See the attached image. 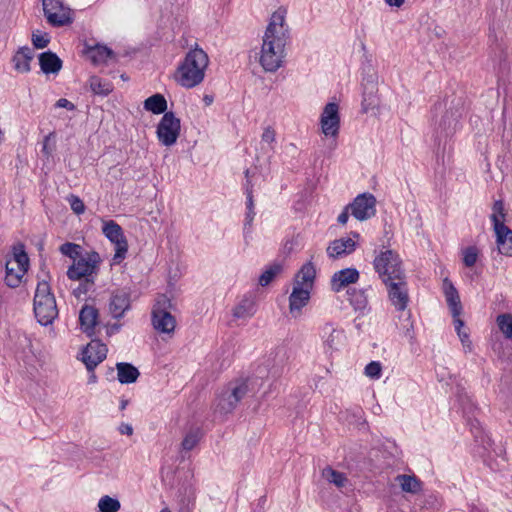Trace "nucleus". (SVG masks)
Listing matches in <instances>:
<instances>
[{"label":"nucleus","instance_id":"41","mask_svg":"<svg viewBox=\"0 0 512 512\" xmlns=\"http://www.w3.org/2000/svg\"><path fill=\"white\" fill-rule=\"evenodd\" d=\"M322 474L327 481L335 484L337 487H343L347 482V478L343 473L338 472L331 467L325 468Z\"/></svg>","mask_w":512,"mask_h":512},{"label":"nucleus","instance_id":"11","mask_svg":"<svg viewBox=\"0 0 512 512\" xmlns=\"http://www.w3.org/2000/svg\"><path fill=\"white\" fill-rule=\"evenodd\" d=\"M321 129L325 136L335 137L340 126L339 106L335 102L327 103L321 114Z\"/></svg>","mask_w":512,"mask_h":512},{"label":"nucleus","instance_id":"17","mask_svg":"<svg viewBox=\"0 0 512 512\" xmlns=\"http://www.w3.org/2000/svg\"><path fill=\"white\" fill-rule=\"evenodd\" d=\"M287 9L285 7H279L270 18V22L266 28L265 34L268 36H282V38H288V28L285 26V17Z\"/></svg>","mask_w":512,"mask_h":512},{"label":"nucleus","instance_id":"34","mask_svg":"<svg viewBox=\"0 0 512 512\" xmlns=\"http://www.w3.org/2000/svg\"><path fill=\"white\" fill-rule=\"evenodd\" d=\"M89 86L94 94L101 96H107L113 90L110 82L104 81L98 76H91L89 78Z\"/></svg>","mask_w":512,"mask_h":512},{"label":"nucleus","instance_id":"59","mask_svg":"<svg viewBox=\"0 0 512 512\" xmlns=\"http://www.w3.org/2000/svg\"><path fill=\"white\" fill-rule=\"evenodd\" d=\"M385 2L392 7H401L405 0H385Z\"/></svg>","mask_w":512,"mask_h":512},{"label":"nucleus","instance_id":"26","mask_svg":"<svg viewBox=\"0 0 512 512\" xmlns=\"http://www.w3.org/2000/svg\"><path fill=\"white\" fill-rule=\"evenodd\" d=\"M316 276V269L315 266L311 261L304 264L301 269L298 271V273L295 276V285L304 287V288H311L314 282Z\"/></svg>","mask_w":512,"mask_h":512},{"label":"nucleus","instance_id":"43","mask_svg":"<svg viewBox=\"0 0 512 512\" xmlns=\"http://www.w3.org/2000/svg\"><path fill=\"white\" fill-rule=\"evenodd\" d=\"M246 195H247V214H246V222L245 226H251V223L254 218V202H253V191H252V185L250 184V181L247 180L246 184Z\"/></svg>","mask_w":512,"mask_h":512},{"label":"nucleus","instance_id":"60","mask_svg":"<svg viewBox=\"0 0 512 512\" xmlns=\"http://www.w3.org/2000/svg\"><path fill=\"white\" fill-rule=\"evenodd\" d=\"M334 332L335 330L332 329V333L330 334V336L328 337V339L326 340V343L327 345L332 348L333 347V343H334Z\"/></svg>","mask_w":512,"mask_h":512},{"label":"nucleus","instance_id":"13","mask_svg":"<svg viewBox=\"0 0 512 512\" xmlns=\"http://www.w3.org/2000/svg\"><path fill=\"white\" fill-rule=\"evenodd\" d=\"M460 117L461 111L459 108V103L446 109L445 112L441 115L440 119L436 122V130L439 136L446 138L452 135L456 131Z\"/></svg>","mask_w":512,"mask_h":512},{"label":"nucleus","instance_id":"54","mask_svg":"<svg viewBox=\"0 0 512 512\" xmlns=\"http://www.w3.org/2000/svg\"><path fill=\"white\" fill-rule=\"evenodd\" d=\"M55 106L58 107V108H66L67 110H74L75 109V105L72 102H70L69 100L65 99V98L59 99L55 103Z\"/></svg>","mask_w":512,"mask_h":512},{"label":"nucleus","instance_id":"37","mask_svg":"<svg viewBox=\"0 0 512 512\" xmlns=\"http://www.w3.org/2000/svg\"><path fill=\"white\" fill-rule=\"evenodd\" d=\"M201 437L202 434L199 428L189 430L181 442L182 451H191L199 443Z\"/></svg>","mask_w":512,"mask_h":512},{"label":"nucleus","instance_id":"56","mask_svg":"<svg viewBox=\"0 0 512 512\" xmlns=\"http://www.w3.org/2000/svg\"><path fill=\"white\" fill-rule=\"evenodd\" d=\"M453 317V323L455 326V330L457 333H460L462 331V328L464 326V321L460 319V315L452 316Z\"/></svg>","mask_w":512,"mask_h":512},{"label":"nucleus","instance_id":"55","mask_svg":"<svg viewBox=\"0 0 512 512\" xmlns=\"http://www.w3.org/2000/svg\"><path fill=\"white\" fill-rule=\"evenodd\" d=\"M350 208L348 207V205L344 208V210L341 212V214L338 216V223L341 224V225H345L349 219V213H350Z\"/></svg>","mask_w":512,"mask_h":512},{"label":"nucleus","instance_id":"20","mask_svg":"<svg viewBox=\"0 0 512 512\" xmlns=\"http://www.w3.org/2000/svg\"><path fill=\"white\" fill-rule=\"evenodd\" d=\"M356 249V242L352 238H340L332 241L327 247V254L331 258H339L351 254Z\"/></svg>","mask_w":512,"mask_h":512},{"label":"nucleus","instance_id":"23","mask_svg":"<svg viewBox=\"0 0 512 512\" xmlns=\"http://www.w3.org/2000/svg\"><path fill=\"white\" fill-rule=\"evenodd\" d=\"M443 286L446 301L450 308L452 316L461 315L462 305L457 289L447 278L443 281Z\"/></svg>","mask_w":512,"mask_h":512},{"label":"nucleus","instance_id":"5","mask_svg":"<svg viewBox=\"0 0 512 512\" xmlns=\"http://www.w3.org/2000/svg\"><path fill=\"white\" fill-rule=\"evenodd\" d=\"M172 307L171 300L166 295H160L152 311V324L160 333L170 334L174 331L176 320L169 312Z\"/></svg>","mask_w":512,"mask_h":512},{"label":"nucleus","instance_id":"62","mask_svg":"<svg viewBox=\"0 0 512 512\" xmlns=\"http://www.w3.org/2000/svg\"><path fill=\"white\" fill-rule=\"evenodd\" d=\"M413 329V325L411 324L409 328L406 329V335L410 338L412 341L414 339L413 334L411 333V330Z\"/></svg>","mask_w":512,"mask_h":512},{"label":"nucleus","instance_id":"53","mask_svg":"<svg viewBox=\"0 0 512 512\" xmlns=\"http://www.w3.org/2000/svg\"><path fill=\"white\" fill-rule=\"evenodd\" d=\"M460 340H461V343L463 345L464 348H466L468 351H471V341L469 339V334L466 332V331H460V333H457Z\"/></svg>","mask_w":512,"mask_h":512},{"label":"nucleus","instance_id":"6","mask_svg":"<svg viewBox=\"0 0 512 512\" xmlns=\"http://www.w3.org/2000/svg\"><path fill=\"white\" fill-rule=\"evenodd\" d=\"M100 260L99 254L95 251L87 253L86 257L77 258L67 271L68 278L71 280L93 278Z\"/></svg>","mask_w":512,"mask_h":512},{"label":"nucleus","instance_id":"57","mask_svg":"<svg viewBox=\"0 0 512 512\" xmlns=\"http://www.w3.org/2000/svg\"><path fill=\"white\" fill-rule=\"evenodd\" d=\"M119 431L121 434L132 435L133 428L130 424L122 423L119 427Z\"/></svg>","mask_w":512,"mask_h":512},{"label":"nucleus","instance_id":"14","mask_svg":"<svg viewBox=\"0 0 512 512\" xmlns=\"http://www.w3.org/2000/svg\"><path fill=\"white\" fill-rule=\"evenodd\" d=\"M34 313L41 325L47 326L51 324L58 316L55 297L34 301Z\"/></svg>","mask_w":512,"mask_h":512},{"label":"nucleus","instance_id":"1","mask_svg":"<svg viewBox=\"0 0 512 512\" xmlns=\"http://www.w3.org/2000/svg\"><path fill=\"white\" fill-rule=\"evenodd\" d=\"M208 63V55L196 44V47L186 54L184 61L178 67V83L185 88L199 85L204 79Z\"/></svg>","mask_w":512,"mask_h":512},{"label":"nucleus","instance_id":"39","mask_svg":"<svg viewBox=\"0 0 512 512\" xmlns=\"http://www.w3.org/2000/svg\"><path fill=\"white\" fill-rule=\"evenodd\" d=\"M281 271L282 265L274 263L259 276V284L263 287L269 285Z\"/></svg>","mask_w":512,"mask_h":512},{"label":"nucleus","instance_id":"47","mask_svg":"<svg viewBox=\"0 0 512 512\" xmlns=\"http://www.w3.org/2000/svg\"><path fill=\"white\" fill-rule=\"evenodd\" d=\"M78 287L73 289V295L79 298L82 294H86L94 285V278L81 279Z\"/></svg>","mask_w":512,"mask_h":512},{"label":"nucleus","instance_id":"36","mask_svg":"<svg viewBox=\"0 0 512 512\" xmlns=\"http://www.w3.org/2000/svg\"><path fill=\"white\" fill-rule=\"evenodd\" d=\"M348 294L350 304L355 310L362 311L367 307L368 300L364 290L349 289Z\"/></svg>","mask_w":512,"mask_h":512},{"label":"nucleus","instance_id":"19","mask_svg":"<svg viewBox=\"0 0 512 512\" xmlns=\"http://www.w3.org/2000/svg\"><path fill=\"white\" fill-rule=\"evenodd\" d=\"M359 279V272L355 268H345L336 273L331 278V288L335 292L341 291L349 284L356 283Z\"/></svg>","mask_w":512,"mask_h":512},{"label":"nucleus","instance_id":"2","mask_svg":"<svg viewBox=\"0 0 512 512\" xmlns=\"http://www.w3.org/2000/svg\"><path fill=\"white\" fill-rule=\"evenodd\" d=\"M287 39L264 35L260 63L265 71L275 72L281 67Z\"/></svg>","mask_w":512,"mask_h":512},{"label":"nucleus","instance_id":"38","mask_svg":"<svg viewBox=\"0 0 512 512\" xmlns=\"http://www.w3.org/2000/svg\"><path fill=\"white\" fill-rule=\"evenodd\" d=\"M493 213L491 215V220L493 222L494 231H497L498 225H505V210L504 203L502 200H497L493 204Z\"/></svg>","mask_w":512,"mask_h":512},{"label":"nucleus","instance_id":"61","mask_svg":"<svg viewBox=\"0 0 512 512\" xmlns=\"http://www.w3.org/2000/svg\"><path fill=\"white\" fill-rule=\"evenodd\" d=\"M500 50V54H499V62L501 63L502 61H505L506 60V57H507V53L505 52V50L503 48H499Z\"/></svg>","mask_w":512,"mask_h":512},{"label":"nucleus","instance_id":"44","mask_svg":"<svg viewBox=\"0 0 512 512\" xmlns=\"http://www.w3.org/2000/svg\"><path fill=\"white\" fill-rule=\"evenodd\" d=\"M60 252L75 261L80 257L81 246L75 243L66 242L60 246Z\"/></svg>","mask_w":512,"mask_h":512},{"label":"nucleus","instance_id":"3","mask_svg":"<svg viewBox=\"0 0 512 512\" xmlns=\"http://www.w3.org/2000/svg\"><path fill=\"white\" fill-rule=\"evenodd\" d=\"M374 268L384 284L390 281L405 279L402 261L399 255L393 250L381 251L374 259Z\"/></svg>","mask_w":512,"mask_h":512},{"label":"nucleus","instance_id":"46","mask_svg":"<svg viewBox=\"0 0 512 512\" xmlns=\"http://www.w3.org/2000/svg\"><path fill=\"white\" fill-rule=\"evenodd\" d=\"M48 297H54V295L51 293L49 283L46 281L39 282L36 288L34 301L43 300Z\"/></svg>","mask_w":512,"mask_h":512},{"label":"nucleus","instance_id":"64","mask_svg":"<svg viewBox=\"0 0 512 512\" xmlns=\"http://www.w3.org/2000/svg\"><path fill=\"white\" fill-rule=\"evenodd\" d=\"M128 404V400H122L120 404V409L124 410Z\"/></svg>","mask_w":512,"mask_h":512},{"label":"nucleus","instance_id":"33","mask_svg":"<svg viewBox=\"0 0 512 512\" xmlns=\"http://www.w3.org/2000/svg\"><path fill=\"white\" fill-rule=\"evenodd\" d=\"M395 480L404 492L417 493L420 490V481L414 475L401 474Z\"/></svg>","mask_w":512,"mask_h":512},{"label":"nucleus","instance_id":"27","mask_svg":"<svg viewBox=\"0 0 512 512\" xmlns=\"http://www.w3.org/2000/svg\"><path fill=\"white\" fill-rule=\"evenodd\" d=\"M118 381L121 384H130L136 382L140 372L130 363L119 362L116 364Z\"/></svg>","mask_w":512,"mask_h":512},{"label":"nucleus","instance_id":"32","mask_svg":"<svg viewBox=\"0 0 512 512\" xmlns=\"http://www.w3.org/2000/svg\"><path fill=\"white\" fill-rule=\"evenodd\" d=\"M6 275L5 283L11 288L18 287L21 283L22 277L26 272H19V268L12 266V261H6L5 264Z\"/></svg>","mask_w":512,"mask_h":512},{"label":"nucleus","instance_id":"9","mask_svg":"<svg viewBox=\"0 0 512 512\" xmlns=\"http://www.w3.org/2000/svg\"><path fill=\"white\" fill-rule=\"evenodd\" d=\"M247 392L248 385L245 382L229 384L218 399L217 409L225 414L232 412Z\"/></svg>","mask_w":512,"mask_h":512},{"label":"nucleus","instance_id":"10","mask_svg":"<svg viewBox=\"0 0 512 512\" xmlns=\"http://www.w3.org/2000/svg\"><path fill=\"white\" fill-rule=\"evenodd\" d=\"M376 199L370 193L358 195L354 201L348 204L351 215L359 221H364L375 215Z\"/></svg>","mask_w":512,"mask_h":512},{"label":"nucleus","instance_id":"52","mask_svg":"<svg viewBox=\"0 0 512 512\" xmlns=\"http://www.w3.org/2000/svg\"><path fill=\"white\" fill-rule=\"evenodd\" d=\"M276 133L271 127L265 128L262 134V141L266 143H273L275 141Z\"/></svg>","mask_w":512,"mask_h":512},{"label":"nucleus","instance_id":"4","mask_svg":"<svg viewBox=\"0 0 512 512\" xmlns=\"http://www.w3.org/2000/svg\"><path fill=\"white\" fill-rule=\"evenodd\" d=\"M47 22L53 27L68 26L74 21L73 10L63 0H42Z\"/></svg>","mask_w":512,"mask_h":512},{"label":"nucleus","instance_id":"63","mask_svg":"<svg viewBox=\"0 0 512 512\" xmlns=\"http://www.w3.org/2000/svg\"><path fill=\"white\" fill-rule=\"evenodd\" d=\"M203 100L206 105H210L213 102V97L209 96V95H205Z\"/></svg>","mask_w":512,"mask_h":512},{"label":"nucleus","instance_id":"51","mask_svg":"<svg viewBox=\"0 0 512 512\" xmlns=\"http://www.w3.org/2000/svg\"><path fill=\"white\" fill-rule=\"evenodd\" d=\"M54 136V133H49L44 137L43 140V147H42V153L49 158L52 155V152L54 150V147L50 146V140Z\"/></svg>","mask_w":512,"mask_h":512},{"label":"nucleus","instance_id":"21","mask_svg":"<svg viewBox=\"0 0 512 512\" xmlns=\"http://www.w3.org/2000/svg\"><path fill=\"white\" fill-rule=\"evenodd\" d=\"M495 234L498 252L505 256H512V229L499 224Z\"/></svg>","mask_w":512,"mask_h":512},{"label":"nucleus","instance_id":"30","mask_svg":"<svg viewBox=\"0 0 512 512\" xmlns=\"http://www.w3.org/2000/svg\"><path fill=\"white\" fill-rule=\"evenodd\" d=\"M9 261H12V266L19 268V272H27L29 267V258L25 252L23 244H18L13 247V259H10Z\"/></svg>","mask_w":512,"mask_h":512},{"label":"nucleus","instance_id":"29","mask_svg":"<svg viewBox=\"0 0 512 512\" xmlns=\"http://www.w3.org/2000/svg\"><path fill=\"white\" fill-rule=\"evenodd\" d=\"M87 54L94 64L106 63L108 59L115 56L114 52L103 45H96L89 48Z\"/></svg>","mask_w":512,"mask_h":512},{"label":"nucleus","instance_id":"35","mask_svg":"<svg viewBox=\"0 0 512 512\" xmlns=\"http://www.w3.org/2000/svg\"><path fill=\"white\" fill-rule=\"evenodd\" d=\"M255 313V302L252 299L244 298L233 310L236 318H247Z\"/></svg>","mask_w":512,"mask_h":512},{"label":"nucleus","instance_id":"22","mask_svg":"<svg viewBox=\"0 0 512 512\" xmlns=\"http://www.w3.org/2000/svg\"><path fill=\"white\" fill-rule=\"evenodd\" d=\"M310 299V289L298 286L293 287V291L289 296L290 313L300 312L307 305Z\"/></svg>","mask_w":512,"mask_h":512},{"label":"nucleus","instance_id":"40","mask_svg":"<svg viewBox=\"0 0 512 512\" xmlns=\"http://www.w3.org/2000/svg\"><path fill=\"white\" fill-rule=\"evenodd\" d=\"M98 508L100 512H118L121 504L118 499L105 495L100 498Z\"/></svg>","mask_w":512,"mask_h":512},{"label":"nucleus","instance_id":"45","mask_svg":"<svg viewBox=\"0 0 512 512\" xmlns=\"http://www.w3.org/2000/svg\"><path fill=\"white\" fill-rule=\"evenodd\" d=\"M478 249L475 246H469L463 250V263L466 267H472L477 262Z\"/></svg>","mask_w":512,"mask_h":512},{"label":"nucleus","instance_id":"42","mask_svg":"<svg viewBox=\"0 0 512 512\" xmlns=\"http://www.w3.org/2000/svg\"><path fill=\"white\" fill-rule=\"evenodd\" d=\"M496 322L504 336L512 340V315L500 314L497 316Z\"/></svg>","mask_w":512,"mask_h":512},{"label":"nucleus","instance_id":"7","mask_svg":"<svg viewBox=\"0 0 512 512\" xmlns=\"http://www.w3.org/2000/svg\"><path fill=\"white\" fill-rule=\"evenodd\" d=\"M181 130L180 119L171 111L165 112L157 125V137L164 146H172L176 143Z\"/></svg>","mask_w":512,"mask_h":512},{"label":"nucleus","instance_id":"31","mask_svg":"<svg viewBox=\"0 0 512 512\" xmlns=\"http://www.w3.org/2000/svg\"><path fill=\"white\" fill-rule=\"evenodd\" d=\"M377 85L374 81H370L364 86L362 107L363 111L367 112L368 109L374 108L377 105Z\"/></svg>","mask_w":512,"mask_h":512},{"label":"nucleus","instance_id":"18","mask_svg":"<svg viewBox=\"0 0 512 512\" xmlns=\"http://www.w3.org/2000/svg\"><path fill=\"white\" fill-rule=\"evenodd\" d=\"M98 319L99 311L95 306L88 304L82 306L79 312V322L82 331L88 336H92L94 334L95 327L98 324Z\"/></svg>","mask_w":512,"mask_h":512},{"label":"nucleus","instance_id":"49","mask_svg":"<svg viewBox=\"0 0 512 512\" xmlns=\"http://www.w3.org/2000/svg\"><path fill=\"white\" fill-rule=\"evenodd\" d=\"M381 370V364L377 361H372L366 365L365 374L370 378L378 379L381 375Z\"/></svg>","mask_w":512,"mask_h":512},{"label":"nucleus","instance_id":"58","mask_svg":"<svg viewBox=\"0 0 512 512\" xmlns=\"http://www.w3.org/2000/svg\"><path fill=\"white\" fill-rule=\"evenodd\" d=\"M121 328V324H118V323H114L113 325H111L110 327H108L107 329V334L110 336L116 332H118Z\"/></svg>","mask_w":512,"mask_h":512},{"label":"nucleus","instance_id":"24","mask_svg":"<svg viewBox=\"0 0 512 512\" xmlns=\"http://www.w3.org/2000/svg\"><path fill=\"white\" fill-rule=\"evenodd\" d=\"M39 65L45 74H57L62 68V60L52 51L39 55Z\"/></svg>","mask_w":512,"mask_h":512},{"label":"nucleus","instance_id":"8","mask_svg":"<svg viewBox=\"0 0 512 512\" xmlns=\"http://www.w3.org/2000/svg\"><path fill=\"white\" fill-rule=\"evenodd\" d=\"M103 234L115 245L114 264H119L126 256L128 243L119 224L110 220L103 225Z\"/></svg>","mask_w":512,"mask_h":512},{"label":"nucleus","instance_id":"12","mask_svg":"<svg viewBox=\"0 0 512 512\" xmlns=\"http://www.w3.org/2000/svg\"><path fill=\"white\" fill-rule=\"evenodd\" d=\"M107 346L99 340H92L82 352V361L89 372L93 371L107 356Z\"/></svg>","mask_w":512,"mask_h":512},{"label":"nucleus","instance_id":"28","mask_svg":"<svg viewBox=\"0 0 512 512\" xmlns=\"http://www.w3.org/2000/svg\"><path fill=\"white\" fill-rule=\"evenodd\" d=\"M143 107L153 114H165L167 112V101L162 94L156 93L144 101Z\"/></svg>","mask_w":512,"mask_h":512},{"label":"nucleus","instance_id":"16","mask_svg":"<svg viewBox=\"0 0 512 512\" xmlns=\"http://www.w3.org/2000/svg\"><path fill=\"white\" fill-rule=\"evenodd\" d=\"M131 307L130 293L125 290H116L111 294L109 311L113 318L120 319Z\"/></svg>","mask_w":512,"mask_h":512},{"label":"nucleus","instance_id":"25","mask_svg":"<svg viewBox=\"0 0 512 512\" xmlns=\"http://www.w3.org/2000/svg\"><path fill=\"white\" fill-rule=\"evenodd\" d=\"M33 59V51L31 48L24 46L18 49L13 56L12 62L14 69L20 73H27L30 71V62Z\"/></svg>","mask_w":512,"mask_h":512},{"label":"nucleus","instance_id":"50","mask_svg":"<svg viewBox=\"0 0 512 512\" xmlns=\"http://www.w3.org/2000/svg\"><path fill=\"white\" fill-rule=\"evenodd\" d=\"M50 39L48 38L47 34L40 35L33 33L32 34V43L35 48L37 49H43L49 44Z\"/></svg>","mask_w":512,"mask_h":512},{"label":"nucleus","instance_id":"15","mask_svg":"<svg viewBox=\"0 0 512 512\" xmlns=\"http://www.w3.org/2000/svg\"><path fill=\"white\" fill-rule=\"evenodd\" d=\"M388 288V296L392 304L399 311H404L408 305L409 296L405 279L390 281L385 284Z\"/></svg>","mask_w":512,"mask_h":512},{"label":"nucleus","instance_id":"48","mask_svg":"<svg viewBox=\"0 0 512 512\" xmlns=\"http://www.w3.org/2000/svg\"><path fill=\"white\" fill-rule=\"evenodd\" d=\"M69 204H70V207L72 209V211L77 214V215H81L84 213L85 211V205H84V202L76 195H73L71 194L68 198H67Z\"/></svg>","mask_w":512,"mask_h":512}]
</instances>
